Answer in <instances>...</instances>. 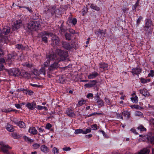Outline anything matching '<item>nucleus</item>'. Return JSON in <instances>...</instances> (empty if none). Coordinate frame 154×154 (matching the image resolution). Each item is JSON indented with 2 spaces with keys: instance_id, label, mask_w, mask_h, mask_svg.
<instances>
[{
  "instance_id": "40",
  "label": "nucleus",
  "mask_w": 154,
  "mask_h": 154,
  "mask_svg": "<svg viewBox=\"0 0 154 154\" xmlns=\"http://www.w3.org/2000/svg\"><path fill=\"white\" fill-rule=\"evenodd\" d=\"M154 76V71L153 70H150L149 73L148 75V77H153Z\"/></svg>"
},
{
  "instance_id": "33",
  "label": "nucleus",
  "mask_w": 154,
  "mask_h": 154,
  "mask_svg": "<svg viewBox=\"0 0 154 154\" xmlns=\"http://www.w3.org/2000/svg\"><path fill=\"white\" fill-rule=\"evenodd\" d=\"M35 108L39 110L44 109L45 110H48L47 107L45 106H42L40 105H38L37 106H36Z\"/></svg>"
},
{
  "instance_id": "46",
  "label": "nucleus",
  "mask_w": 154,
  "mask_h": 154,
  "mask_svg": "<svg viewBox=\"0 0 154 154\" xmlns=\"http://www.w3.org/2000/svg\"><path fill=\"white\" fill-rule=\"evenodd\" d=\"M66 39L70 40L71 39V35L69 33H66L65 34Z\"/></svg>"
},
{
  "instance_id": "51",
  "label": "nucleus",
  "mask_w": 154,
  "mask_h": 154,
  "mask_svg": "<svg viewBox=\"0 0 154 154\" xmlns=\"http://www.w3.org/2000/svg\"><path fill=\"white\" fill-rule=\"evenodd\" d=\"M149 95V94L147 91L145 89V92L143 93V95L146 97H148Z\"/></svg>"
},
{
  "instance_id": "8",
  "label": "nucleus",
  "mask_w": 154,
  "mask_h": 154,
  "mask_svg": "<svg viewBox=\"0 0 154 154\" xmlns=\"http://www.w3.org/2000/svg\"><path fill=\"white\" fill-rule=\"evenodd\" d=\"M59 66V64L57 63H54L51 64L49 67L48 70L51 72L57 69Z\"/></svg>"
},
{
  "instance_id": "27",
  "label": "nucleus",
  "mask_w": 154,
  "mask_h": 154,
  "mask_svg": "<svg viewBox=\"0 0 154 154\" xmlns=\"http://www.w3.org/2000/svg\"><path fill=\"white\" fill-rule=\"evenodd\" d=\"M131 101L134 103H137L138 102V98L137 96H135L131 98Z\"/></svg>"
},
{
  "instance_id": "34",
  "label": "nucleus",
  "mask_w": 154,
  "mask_h": 154,
  "mask_svg": "<svg viewBox=\"0 0 154 154\" xmlns=\"http://www.w3.org/2000/svg\"><path fill=\"white\" fill-rule=\"evenodd\" d=\"M148 139L152 144H154V136L151 137L149 136L147 137Z\"/></svg>"
},
{
  "instance_id": "9",
  "label": "nucleus",
  "mask_w": 154,
  "mask_h": 154,
  "mask_svg": "<svg viewBox=\"0 0 154 154\" xmlns=\"http://www.w3.org/2000/svg\"><path fill=\"white\" fill-rule=\"evenodd\" d=\"M36 103L34 101L31 103H28L26 105V106L30 110H33L36 108Z\"/></svg>"
},
{
  "instance_id": "11",
  "label": "nucleus",
  "mask_w": 154,
  "mask_h": 154,
  "mask_svg": "<svg viewBox=\"0 0 154 154\" xmlns=\"http://www.w3.org/2000/svg\"><path fill=\"white\" fill-rule=\"evenodd\" d=\"M141 71L142 70L140 68L136 67L132 69L131 72L134 75H138L141 72Z\"/></svg>"
},
{
  "instance_id": "50",
  "label": "nucleus",
  "mask_w": 154,
  "mask_h": 154,
  "mask_svg": "<svg viewBox=\"0 0 154 154\" xmlns=\"http://www.w3.org/2000/svg\"><path fill=\"white\" fill-rule=\"evenodd\" d=\"M104 100L106 104V105H110V102L109 100L108 99L105 97L104 99Z\"/></svg>"
},
{
  "instance_id": "17",
  "label": "nucleus",
  "mask_w": 154,
  "mask_h": 154,
  "mask_svg": "<svg viewBox=\"0 0 154 154\" xmlns=\"http://www.w3.org/2000/svg\"><path fill=\"white\" fill-rule=\"evenodd\" d=\"M62 45L63 48L67 50L70 49L72 47L68 43L65 42H62Z\"/></svg>"
},
{
  "instance_id": "63",
  "label": "nucleus",
  "mask_w": 154,
  "mask_h": 154,
  "mask_svg": "<svg viewBox=\"0 0 154 154\" xmlns=\"http://www.w3.org/2000/svg\"><path fill=\"white\" fill-rule=\"evenodd\" d=\"M77 22V20L76 18H73L72 21V23L73 24V25H75Z\"/></svg>"
},
{
  "instance_id": "59",
  "label": "nucleus",
  "mask_w": 154,
  "mask_h": 154,
  "mask_svg": "<svg viewBox=\"0 0 154 154\" xmlns=\"http://www.w3.org/2000/svg\"><path fill=\"white\" fill-rule=\"evenodd\" d=\"M138 5L137 4V3H135L133 6L132 8V9L134 11H136V8L138 6Z\"/></svg>"
},
{
  "instance_id": "16",
  "label": "nucleus",
  "mask_w": 154,
  "mask_h": 154,
  "mask_svg": "<svg viewBox=\"0 0 154 154\" xmlns=\"http://www.w3.org/2000/svg\"><path fill=\"white\" fill-rule=\"evenodd\" d=\"M5 62V60L3 58H0V71L5 69V67L3 64Z\"/></svg>"
},
{
  "instance_id": "62",
  "label": "nucleus",
  "mask_w": 154,
  "mask_h": 154,
  "mask_svg": "<svg viewBox=\"0 0 154 154\" xmlns=\"http://www.w3.org/2000/svg\"><path fill=\"white\" fill-rule=\"evenodd\" d=\"M23 47V46L21 45L17 44L16 45V48L18 49H22Z\"/></svg>"
},
{
  "instance_id": "6",
  "label": "nucleus",
  "mask_w": 154,
  "mask_h": 154,
  "mask_svg": "<svg viewBox=\"0 0 154 154\" xmlns=\"http://www.w3.org/2000/svg\"><path fill=\"white\" fill-rule=\"evenodd\" d=\"M16 55V54L14 53L8 55V59L6 62H8V63L9 65L12 63V61L14 60Z\"/></svg>"
},
{
  "instance_id": "21",
  "label": "nucleus",
  "mask_w": 154,
  "mask_h": 154,
  "mask_svg": "<svg viewBox=\"0 0 154 154\" xmlns=\"http://www.w3.org/2000/svg\"><path fill=\"white\" fill-rule=\"evenodd\" d=\"M149 150L147 148H144L141 150L138 154H149Z\"/></svg>"
},
{
  "instance_id": "32",
  "label": "nucleus",
  "mask_w": 154,
  "mask_h": 154,
  "mask_svg": "<svg viewBox=\"0 0 154 154\" xmlns=\"http://www.w3.org/2000/svg\"><path fill=\"white\" fill-rule=\"evenodd\" d=\"M90 82L91 83H89V84H90V86L91 88L94 87L97 83V82L96 80L91 81Z\"/></svg>"
},
{
  "instance_id": "42",
  "label": "nucleus",
  "mask_w": 154,
  "mask_h": 154,
  "mask_svg": "<svg viewBox=\"0 0 154 154\" xmlns=\"http://www.w3.org/2000/svg\"><path fill=\"white\" fill-rule=\"evenodd\" d=\"M50 63V61L49 60H47L43 64L44 67H47L48 66Z\"/></svg>"
},
{
  "instance_id": "41",
  "label": "nucleus",
  "mask_w": 154,
  "mask_h": 154,
  "mask_svg": "<svg viewBox=\"0 0 154 154\" xmlns=\"http://www.w3.org/2000/svg\"><path fill=\"white\" fill-rule=\"evenodd\" d=\"M135 116L140 117H143V113L139 111H136L135 113Z\"/></svg>"
},
{
  "instance_id": "12",
  "label": "nucleus",
  "mask_w": 154,
  "mask_h": 154,
  "mask_svg": "<svg viewBox=\"0 0 154 154\" xmlns=\"http://www.w3.org/2000/svg\"><path fill=\"white\" fill-rule=\"evenodd\" d=\"M99 75V74L96 72H94L90 74L88 76V78L89 79H93Z\"/></svg>"
},
{
  "instance_id": "44",
  "label": "nucleus",
  "mask_w": 154,
  "mask_h": 154,
  "mask_svg": "<svg viewBox=\"0 0 154 154\" xmlns=\"http://www.w3.org/2000/svg\"><path fill=\"white\" fill-rule=\"evenodd\" d=\"M39 18V15L37 13H33L32 15V18L34 20H37Z\"/></svg>"
},
{
  "instance_id": "56",
  "label": "nucleus",
  "mask_w": 154,
  "mask_h": 154,
  "mask_svg": "<svg viewBox=\"0 0 154 154\" xmlns=\"http://www.w3.org/2000/svg\"><path fill=\"white\" fill-rule=\"evenodd\" d=\"M86 97L88 98H93V94L91 93H89L87 95Z\"/></svg>"
},
{
  "instance_id": "15",
  "label": "nucleus",
  "mask_w": 154,
  "mask_h": 154,
  "mask_svg": "<svg viewBox=\"0 0 154 154\" xmlns=\"http://www.w3.org/2000/svg\"><path fill=\"white\" fill-rule=\"evenodd\" d=\"M100 68L103 69L104 70L107 69L108 65L106 63L102 62L99 63Z\"/></svg>"
},
{
  "instance_id": "14",
  "label": "nucleus",
  "mask_w": 154,
  "mask_h": 154,
  "mask_svg": "<svg viewBox=\"0 0 154 154\" xmlns=\"http://www.w3.org/2000/svg\"><path fill=\"white\" fill-rule=\"evenodd\" d=\"M20 76H21L23 77L27 78L29 77L30 76V74L25 71H22L20 72Z\"/></svg>"
},
{
  "instance_id": "24",
  "label": "nucleus",
  "mask_w": 154,
  "mask_h": 154,
  "mask_svg": "<svg viewBox=\"0 0 154 154\" xmlns=\"http://www.w3.org/2000/svg\"><path fill=\"white\" fill-rule=\"evenodd\" d=\"M90 7L92 9L95 10L97 11H98L100 10L99 8L97 6L94 5L93 4H91Z\"/></svg>"
},
{
  "instance_id": "5",
  "label": "nucleus",
  "mask_w": 154,
  "mask_h": 154,
  "mask_svg": "<svg viewBox=\"0 0 154 154\" xmlns=\"http://www.w3.org/2000/svg\"><path fill=\"white\" fill-rule=\"evenodd\" d=\"M42 37V40L45 43H47L48 37L49 36H52L53 33L47 31H43L40 34Z\"/></svg>"
},
{
  "instance_id": "61",
  "label": "nucleus",
  "mask_w": 154,
  "mask_h": 154,
  "mask_svg": "<svg viewBox=\"0 0 154 154\" xmlns=\"http://www.w3.org/2000/svg\"><path fill=\"white\" fill-rule=\"evenodd\" d=\"M59 82L60 83H63L64 82V80L63 78L62 77H59Z\"/></svg>"
},
{
  "instance_id": "49",
  "label": "nucleus",
  "mask_w": 154,
  "mask_h": 154,
  "mask_svg": "<svg viewBox=\"0 0 154 154\" xmlns=\"http://www.w3.org/2000/svg\"><path fill=\"white\" fill-rule=\"evenodd\" d=\"M91 129L90 128H87L85 131H83V134H86L88 133H90L91 132Z\"/></svg>"
},
{
  "instance_id": "30",
  "label": "nucleus",
  "mask_w": 154,
  "mask_h": 154,
  "mask_svg": "<svg viewBox=\"0 0 154 154\" xmlns=\"http://www.w3.org/2000/svg\"><path fill=\"white\" fill-rule=\"evenodd\" d=\"M141 82L143 84L147 83L148 82H150V79H145L143 78H141L140 79Z\"/></svg>"
},
{
  "instance_id": "60",
  "label": "nucleus",
  "mask_w": 154,
  "mask_h": 154,
  "mask_svg": "<svg viewBox=\"0 0 154 154\" xmlns=\"http://www.w3.org/2000/svg\"><path fill=\"white\" fill-rule=\"evenodd\" d=\"M23 7V8H25L30 13H31L32 12V9L31 8H29V7Z\"/></svg>"
},
{
  "instance_id": "18",
  "label": "nucleus",
  "mask_w": 154,
  "mask_h": 154,
  "mask_svg": "<svg viewBox=\"0 0 154 154\" xmlns=\"http://www.w3.org/2000/svg\"><path fill=\"white\" fill-rule=\"evenodd\" d=\"M66 113L69 116L72 117L75 116V113L71 109H67L66 110Z\"/></svg>"
},
{
  "instance_id": "20",
  "label": "nucleus",
  "mask_w": 154,
  "mask_h": 154,
  "mask_svg": "<svg viewBox=\"0 0 154 154\" xmlns=\"http://www.w3.org/2000/svg\"><path fill=\"white\" fill-rule=\"evenodd\" d=\"M40 149L41 151L45 153H47L49 152V149L45 145H43L41 146Z\"/></svg>"
},
{
  "instance_id": "43",
  "label": "nucleus",
  "mask_w": 154,
  "mask_h": 154,
  "mask_svg": "<svg viewBox=\"0 0 154 154\" xmlns=\"http://www.w3.org/2000/svg\"><path fill=\"white\" fill-rule=\"evenodd\" d=\"M137 129L141 131H144L146 130V129L142 125H140L137 128Z\"/></svg>"
},
{
  "instance_id": "53",
  "label": "nucleus",
  "mask_w": 154,
  "mask_h": 154,
  "mask_svg": "<svg viewBox=\"0 0 154 154\" xmlns=\"http://www.w3.org/2000/svg\"><path fill=\"white\" fill-rule=\"evenodd\" d=\"M91 128L93 130H95L97 129V125L96 124H94L91 125Z\"/></svg>"
},
{
  "instance_id": "48",
  "label": "nucleus",
  "mask_w": 154,
  "mask_h": 154,
  "mask_svg": "<svg viewBox=\"0 0 154 154\" xmlns=\"http://www.w3.org/2000/svg\"><path fill=\"white\" fill-rule=\"evenodd\" d=\"M143 18L141 16H140L139 17V18L137 19V24L138 26L140 23V22L141 20Z\"/></svg>"
},
{
  "instance_id": "58",
  "label": "nucleus",
  "mask_w": 154,
  "mask_h": 154,
  "mask_svg": "<svg viewBox=\"0 0 154 154\" xmlns=\"http://www.w3.org/2000/svg\"><path fill=\"white\" fill-rule=\"evenodd\" d=\"M63 150L64 151H69L71 150V148L69 147L66 146L63 149Z\"/></svg>"
},
{
  "instance_id": "28",
  "label": "nucleus",
  "mask_w": 154,
  "mask_h": 154,
  "mask_svg": "<svg viewBox=\"0 0 154 154\" xmlns=\"http://www.w3.org/2000/svg\"><path fill=\"white\" fill-rule=\"evenodd\" d=\"M23 138L25 141L29 143H31L33 141V140L31 139L29 137L26 136H23Z\"/></svg>"
},
{
  "instance_id": "2",
  "label": "nucleus",
  "mask_w": 154,
  "mask_h": 154,
  "mask_svg": "<svg viewBox=\"0 0 154 154\" xmlns=\"http://www.w3.org/2000/svg\"><path fill=\"white\" fill-rule=\"evenodd\" d=\"M40 26V24L38 22L32 21L28 24V29L32 31L38 30Z\"/></svg>"
},
{
  "instance_id": "26",
  "label": "nucleus",
  "mask_w": 154,
  "mask_h": 154,
  "mask_svg": "<svg viewBox=\"0 0 154 154\" xmlns=\"http://www.w3.org/2000/svg\"><path fill=\"white\" fill-rule=\"evenodd\" d=\"M6 129L8 131L12 132L14 131L13 126L11 125H8L6 128Z\"/></svg>"
},
{
  "instance_id": "10",
  "label": "nucleus",
  "mask_w": 154,
  "mask_h": 154,
  "mask_svg": "<svg viewBox=\"0 0 154 154\" xmlns=\"http://www.w3.org/2000/svg\"><path fill=\"white\" fill-rule=\"evenodd\" d=\"M51 40L53 42V44L54 46L57 45L59 44L60 40L56 35H54L52 37Z\"/></svg>"
},
{
  "instance_id": "23",
  "label": "nucleus",
  "mask_w": 154,
  "mask_h": 154,
  "mask_svg": "<svg viewBox=\"0 0 154 154\" xmlns=\"http://www.w3.org/2000/svg\"><path fill=\"white\" fill-rule=\"evenodd\" d=\"M97 105L99 108H100L104 105V103L103 101L101 99H98L97 102Z\"/></svg>"
},
{
  "instance_id": "45",
  "label": "nucleus",
  "mask_w": 154,
  "mask_h": 154,
  "mask_svg": "<svg viewBox=\"0 0 154 154\" xmlns=\"http://www.w3.org/2000/svg\"><path fill=\"white\" fill-rule=\"evenodd\" d=\"M40 146V145L39 144L37 143H35L32 145V147L34 149H36L39 148Z\"/></svg>"
},
{
  "instance_id": "31",
  "label": "nucleus",
  "mask_w": 154,
  "mask_h": 154,
  "mask_svg": "<svg viewBox=\"0 0 154 154\" xmlns=\"http://www.w3.org/2000/svg\"><path fill=\"white\" fill-rule=\"evenodd\" d=\"M17 125L21 128H24L25 127V123L22 121L19 122L17 123Z\"/></svg>"
},
{
  "instance_id": "29",
  "label": "nucleus",
  "mask_w": 154,
  "mask_h": 154,
  "mask_svg": "<svg viewBox=\"0 0 154 154\" xmlns=\"http://www.w3.org/2000/svg\"><path fill=\"white\" fill-rule=\"evenodd\" d=\"M124 116L126 117L127 119H128L130 116V113L128 111H124L122 112Z\"/></svg>"
},
{
  "instance_id": "39",
  "label": "nucleus",
  "mask_w": 154,
  "mask_h": 154,
  "mask_svg": "<svg viewBox=\"0 0 154 154\" xmlns=\"http://www.w3.org/2000/svg\"><path fill=\"white\" fill-rule=\"evenodd\" d=\"M15 110L12 109L10 108L5 109L2 110L3 112H8L11 111H14Z\"/></svg>"
},
{
  "instance_id": "52",
  "label": "nucleus",
  "mask_w": 154,
  "mask_h": 154,
  "mask_svg": "<svg viewBox=\"0 0 154 154\" xmlns=\"http://www.w3.org/2000/svg\"><path fill=\"white\" fill-rule=\"evenodd\" d=\"M52 127V125L50 123H48L45 126V128L49 130Z\"/></svg>"
},
{
  "instance_id": "55",
  "label": "nucleus",
  "mask_w": 154,
  "mask_h": 154,
  "mask_svg": "<svg viewBox=\"0 0 154 154\" xmlns=\"http://www.w3.org/2000/svg\"><path fill=\"white\" fill-rule=\"evenodd\" d=\"M130 107L131 108H134L137 109H138L140 107V106H139L138 105H133L131 106Z\"/></svg>"
},
{
  "instance_id": "13",
  "label": "nucleus",
  "mask_w": 154,
  "mask_h": 154,
  "mask_svg": "<svg viewBox=\"0 0 154 154\" xmlns=\"http://www.w3.org/2000/svg\"><path fill=\"white\" fill-rule=\"evenodd\" d=\"M28 131L29 133L33 135L36 134L38 133L36 129L34 127H30L29 128Z\"/></svg>"
},
{
  "instance_id": "37",
  "label": "nucleus",
  "mask_w": 154,
  "mask_h": 154,
  "mask_svg": "<svg viewBox=\"0 0 154 154\" xmlns=\"http://www.w3.org/2000/svg\"><path fill=\"white\" fill-rule=\"evenodd\" d=\"M39 72L40 74L45 75V68L43 67L42 66V68L39 70Z\"/></svg>"
},
{
  "instance_id": "47",
  "label": "nucleus",
  "mask_w": 154,
  "mask_h": 154,
  "mask_svg": "<svg viewBox=\"0 0 154 154\" xmlns=\"http://www.w3.org/2000/svg\"><path fill=\"white\" fill-rule=\"evenodd\" d=\"M88 11V9L86 7H84L82 9V14L83 16L85 15Z\"/></svg>"
},
{
  "instance_id": "25",
  "label": "nucleus",
  "mask_w": 154,
  "mask_h": 154,
  "mask_svg": "<svg viewBox=\"0 0 154 154\" xmlns=\"http://www.w3.org/2000/svg\"><path fill=\"white\" fill-rule=\"evenodd\" d=\"M152 24V21L150 20H147L145 23V27L149 28L150 27Z\"/></svg>"
},
{
  "instance_id": "36",
  "label": "nucleus",
  "mask_w": 154,
  "mask_h": 154,
  "mask_svg": "<svg viewBox=\"0 0 154 154\" xmlns=\"http://www.w3.org/2000/svg\"><path fill=\"white\" fill-rule=\"evenodd\" d=\"M52 152L54 154H58L59 149L56 147H54L52 149Z\"/></svg>"
},
{
  "instance_id": "57",
  "label": "nucleus",
  "mask_w": 154,
  "mask_h": 154,
  "mask_svg": "<svg viewBox=\"0 0 154 154\" xmlns=\"http://www.w3.org/2000/svg\"><path fill=\"white\" fill-rule=\"evenodd\" d=\"M11 135L13 137L14 139H17L18 136L17 134L16 133H12L11 134Z\"/></svg>"
},
{
  "instance_id": "22",
  "label": "nucleus",
  "mask_w": 154,
  "mask_h": 154,
  "mask_svg": "<svg viewBox=\"0 0 154 154\" xmlns=\"http://www.w3.org/2000/svg\"><path fill=\"white\" fill-rule=\"evenodd\" d=\"M48 10L51 11L52 15L56 14L57 11H59L55 7H54L52 8L48 9Z\"/></svg>"
},
{
  "instance_id": "19",
  "label": "nucleus",
  "mask_w": 154,
  "mask_h": 154,
  "mask_svg": "<svg viewBox=\"0 0 154 154\" xmlns=\"http://www.w3.org/2000/svg\"><path fill=\"white\" fill-rule=\"evenodd\" d=\"M10 31V28L9 26L5 27L3 29L2 33L5 35H7Z\"/></svg>"
},
{
  "instance_id": "38",
  "label": "nucleus",
  "mask_w": 154,
  "mask_h": 154,
  "mask_svg": "<svg viewBox=\"0 0 154 154\" xmlns=\"http://www.w3.org/2000/svg\"><path fill=\"white\" fill-rule=\"evenodd\" d=\"M86 102V100H81L80 101H79L78 102V106H82L83 105L85 104Z\"/></svg>"
},
{
  "instance_id": "54",
  "label": "nucleus",
  "mask_w": 154,
  "mask_h": 154,
  "mask_svg": "<svg viewBox=\"0 0 154 154\" xmlns=\"http://www.w3.org/2000/svg\"><path fill=\"white\" fill-rule=\"evenodd\" d=\"M97 32L101 35H104L105 34V32H103V30L99 29L97 30Z\"/></svg>"
},
{
  "instance_id": "35",
  "label": "nucleus",
  "mask_w": 154,
  "mask_h": 154,
  "mask_svg": "<svg viewBox=\"0 0 154 154\" xmlns=\"http://www.w3.org/2000/svg\"><path fill=\"white\" fill-rule=\"evenodd\" d=\"M83 130L82 129H77L75 130L74 133L75 134L82 133L83 134Z\"/></svg>"
},
{
  "instance_id": "7",
  "label": "nucleus",
  "mask_w": 154,
  "mask_h": 154,
  "mask_svg": "<svg viewBox=\"0 0 154 154\" xmlns=\"http://www.w3.org/2000/svg\"><path fill=\"white\" fill-rule=\"evenodd\" d=\"M22 25L21 20H17L13 25V29L14 30L15 29H19L22 26Z\"/></svg>"
},
{
  "instance_id": "3",
  "label": "nucleus",
  "mask_w": 154,
  "mask_h": 154,
  "mask_svg": "<svg viewBox=\"0 0 154 154\" xmlns=\"http://www.w3.org/2000/svg\"><path fill=\"white\" fill-rule=\"evenodd\" d=\"M6 71L8 72V74L11 76H20V71L17 68H12L10 70L5 69Z\"/></svg>"
},
{
  "instance_id": "64",
  "label": "nucleus",
  "mask_w": 154,
  "mask_h": 154,
  "mask_svg": "<svg viewBox=\"0 0 154 154\" xmlns=\"http://www.w3.org/2000/svg\"><path fill=\"white\" fill-rule=\"evenodd\" d=\"M145 89L143 88L142 89H140L139 90V91L140 94L143 95L144 92H145Z\"/></svg>"
},
{
  "instance_id": "1",
  "label": "nucleus",
  "mask_w": 154,
  "mask_h": 154,
  "mask_svg": "<svg viewBox=\"0 0 154 154\" xmlns=\"http://www.w3.org/2000/svg\"><path fill=\"white\" fill-rule=\"evenodd\" d=\"M57 55H55L54 54H51L48 57V58L50 60H55L59 62L61 60H64L67 56L66 52L60 49L57 50Z\"/></svg>"
},
{
  "instance_id": "4",
  "label": "nucleus",
  "mask_w": 154,
  "mask_h": 154,
  "mask_svg": "<svg viewBox=\"0 0 154 154\" xmlns=\"http://www.w3.org/2000/svg\"><path fill=\"white\" fill-rule=\"evenodd\" d=\"M0 149L4 153H8V150L12 148L11 147L3 142H0Z\"/></svg>"
}]
</instances>
